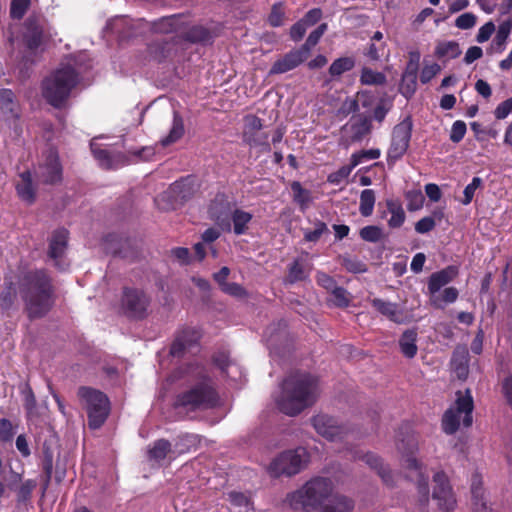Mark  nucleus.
Masks as SVG:
<instances>
[{
    "label": "nucleus",
    "mask_w": 512,
    "mask_h": 512,
    "mask_svg": "<svg viewBox=\"0 0 512 512\" xmlns=\"http://www.w3.org/2000/svg\"><path fill=\"white\" fill-rule=\"evenodd\" d=\"M17 285L30 317H40L50 309L53 290L50 278L43 270L6 275L0 294L2 309L8 310L12 307L17 295Z\"/></svg>",
    "instance_id": "1"
},
{
    "label": "nucleus",
    "mask_w": 512,
    "mask_h": 512,
    "mask_svg": "<svg viewBox=\"0 0 512 512\" xmlns=\"http://www.w3.org/2000/svg\"><path fill=\"white\" fill-rule=\"evenodd\" d=\"M318 380L306 373L288 376L274 396L277 408L288 416H295L313 405L319 396Z\"/></svg>",
    "instance_id": "2"
},
{
    "label": "nucleus",
    "mask_w": 512,
    "mask_h": 512,
    "mask_svg": "<svg viewBox=\"0 0 512 512\" xmlns=\"http://www.w3.org/2000/svg\"><path fill=\"white\" fill-rule=\"evenodd\" d=\"M81 65L74 58L62 62L42 83L44 98L54 107H61L78 85Z\"/></svg>",
    "instance_id": "3"
},
{
    "label": "nucleus",
    "mask_w": 512,
    "mask_h": 512,
    "mask_svg": "<svg viewBox=\"0 0 512 512\" xmlns=\"http://www.w3.org/2000/svg\"><path fill=\"white\" fill-rule=\"evenodd\" d=\"M332 482L327 478L316 477L306 482L300 489L289 493L286 503L294 510L322 512L332 495Z\"/></svg>",
    "instance_id": "4"
},
{
    "label": "nucleus",
    "mask_w": 512,
    "mask_h": 512,
    "mask_svg": "<svg viewBox=\"0 0 512 512\" xmlns=\"http://www.w3.org/2000/svg\"><path fill=\"white\" fill-rule=\"evenodd\" d=\"M190 369L192 374L201 376V380L188 391L178 396L175 404L176 408L195 411L215 407L219 402V397L211 381L202 376V369L199 367H191Z\"/></svg>",
    "instance_id": "5"
},
{
    "label": "nucleus",
    "mask_w": 512,
    "mask_h": 512,
    "mask_svg": "<svg viewBox=\"0 0 512 512\" xmlns=\"http://www.w3.org/2000/svg\"><path fill=\"white\" fill-rule=\"evenodd\" d=\"M78 396L87 411L89 427L97 429L102 426L110 411V402L107 396L101 391L89 387L79 388Z\"/></svg>",
    "instance_id": "6"
},
{
    "label": "nucleus",
    "mask_w": 512,
    "mask_h": 512,
    "mask_svg": "<svg viewBox=\"0 0 512 512\" xmlns=\"http://www.w3.org/2000/svg\"><path fill=\"white\" fill-rule=\"evenodd\" d=\"M473 399L469 391L463 395L457 393L455 404L443 415L442 427L445 433L453 434L462 423L465 427L472 424Z\"/></svg>",
    "instance_id": "7"
},
{
    "label": "nucleus",
    "mask_w": 512,
    "mask_h": 512,
    "mask_svg": "<svg viewBox=\"0 0 512 512\" xmlns=\"http://www.w3.org/2000/svg\"><path fill=\"white\" fill-rule=\"evenodd\" d=\"M398 450L402 453L405 466L417 473L418 492L421 495V502L426 504L429 499L428 476L422 472V464L414 457L418 452V443L414 437H408L398 444Z\"/></svg>",
    "instance_id": "8"
},
{
    "label": "nucleus",
    "mask_w": 512,
    "mask_h": 512,
    "mask_svg": "<svg viewBox=\"0 0 512 512\" xmlns=\"http://www.w3.org/2000/svg\"><path fill=\"white\" fill-rule=\"evenodd\" d=\"M309 455L305 448L298 447L281 453L270 464L269 470L274 476L295 475L308 463Z\"/></svg>",
    "instance_id": "9"
},
{
    "label": "nucleus",
    "mask_w": 512,
    "mask_h": 512,
    "mask_svg": "<svg viewBox=\"0 0 512 512\" xmlns=\"http://www.w3.org/2000/svg\"><path fill=\"white\" fill-rule=\"evenodd\" d=\"M412 121L405 118L393 129L391 145L388 149V161H397L407 151L411 139Z\"/></svg>",
    "instance_id": "10"
},
{
    "label": "nucleus",
    "mask_w": 512,
    "mask_h": 512,
    "mask_svg": "<svg viewBox=\"0 0 512 512\" xmlns=\"http://www.w3.org/2000/svg\"><path fill=\"white\" fill-rule=\"evenodd\" d=\"M433 480L435 483L433 499L437 502L438 508L443 512L453 511L457 505V501L447 476L443 472H437Z\"/></svg>",
    "instance_id": "11"
},
{
    "label": "nucleus",
    "mask_w": 512,
    "mask_h": 512,
    "mask_svg": "<svg viewBox=\"0 0 512 512\" xmlns=\"http://www.w3.org/2000/svg\"><path fill=\"white\" fill-rule=\"evenodd\" d=\"M312 425L319 435L331 442L341 441L347 434V429L338 421L326 414H318L313 417Z\"/></svg>",
    "instance_id": "12"
},
{
    "label": "nucleus",
    "mask_w": 512,
    "mask_h": 512,
    "mask_svg": "<svg viewBox=\"0 0 512 512\" xmlns=\"http://www.w3.org/2000/svg\"><path fill=\"white\" fill-rule=\"evenodd\" d=\"M90 147L95 159L103 168L116 169L128 163V159L125 155L120 152H115L109 148L102 147L96 139L91 142Z\"/></svg>",
    "instance_id": "13"
},
{
    "label": "nucleus",
    "mask_w": 512,
    "mask_h": 512,
    "mask_svg": "<svg viewBox=\"0 0 512 512\" xmlns=\"http://www.w3.org/2000/svg\"><path fill=\"white\" fill-rule=\"evenodd\" d=\"M230 203L225 195L218 194L212 200L209 205L208 213L212 220L216 222V224L226 232L231 231V225L229 220L230 212Z\"/></svg>",
    "instance_id": "14"
},
{
    "label": "nucleus",
    "mask_w": 512,
    "mask_h": 512,
    "mask_svg": "<svg viewBox=\"0 0 512 512\" xmlns=\"http://www.w3.org/2000/svg\"><path fill=\"white\" fill-rule=\"evenodd\" d=\"M148 305L145 294L136 289H125L122 297V307L130 317L144 316Z\"/></svg>",
    "instance_id": "15"
},
{
    "label": "nucleus",
    "mask_w": 512,
    "mask_h": 512,
    "mask_svg": "<svg viewBox=\"0 0 512 512\" xmlns=\"http://www.w3.org/2000/svg\"><path fill=\"white\" fill-rule=\"evenodd\" d=\"M67 239L68 232L65 229H60L54 232L49 244V256L60 270H65L68 267V262L64 259Z\"/></svg>",
    "instance_id": "16"
},
{
    "label": "nucleus",
    "mask_w": 512,
    "mask_h": 512,
    "mask_svg": "<svg viewBox=\"0 0 512 512\" xmlns=\"http://www.w3.org/2000/svg\"><path fill=\"white\" fill-rule=\"evenodd\" d=\"M38 175L45 183H55L61 179L62 168L56 151L50 149L47 152L44 162L39 165Z\"/></svg>",
    "instance_id": "17"
},
{
    "label": "nucleus",
    "mask_w": 512,
    "mask_h": 512,
    "mask_svg": "<svg viewBox=\"0 0 512 512\" xmlns=\"http://www.w3.org/2000/svg\"><path fill=\"white\" fill-rule=\"evenodd\" d=\"M200 339V333L194 328L184 329L174 340L170 353L174 357L182 356L186 351H190Z\"/></svg>",
    "instance_id": "18"
},
{
    "label": "nucleus",
    "mask_w": 512,
    "mask_h": 512,
    "mask_svg": "<svg viewBox=\"0 0 512 512\" xmlns=\"http://www.w3.org/2000/svg\"><path fill=\"white\" fill-rule=\"evenodd\" d=\"M482 478L475 474L471 479L472 505L474 512H498L486 498Z\"/></svg>",
    "instance_id": "19"
},
{
    "label": "nucleus",
    "mask_w": 512,
    "mask_h": 512,
    "mask_svg": "<svg viewBox=\"0 0 512 512\" xmlns=\"http://www.w3.org/2000/svg\"><path fill=\"white\" fill-rule=\"evenodd\" d=\"M0 111L4 114L6 120L16 121L20 118V104L11 89H0Z\"/></svg>",
    "instance_id": "20"
},
{
    "label": "nucleus",
    "mask_w": 512,
    "mask_h": 512,
    "mask_svg": "<svg viewBox=\"0 0 512 512\" xmlns=\"http://www.w3.org/2000/svg\"><path fill=\"white\" fill-rule=\"evenodd\" d=\"M307 55L301 50H293L287 53L283 58L277 60L271 67L270 74H282L296 68L301 64Z\"/></svg>",
    "instance_id": "21"
},
{
    "label": "nucleus",
    "mask_w": 512,
    "mask_h": 512,
    "mask_svg": "<svg viewBox=\"0 0 512 512\" xmlns=\"http://www.w3.org/2000/svg\"><path fill=\"white\" fill-rule=\"evenodd\" d=\"M457 274L458 268L453 265L431 274L427 287L429 295L439 292L444 286L449 284Z\"/></svg>",
    "instance_id": "22"
},
{
    "label": "nucleus",
    "mask_w": 512,
    "mask_h": 512,
    "mask_svg": "<svg viewBox=\"0 0 512 512\" xmlns=\"http://www.w3.org/2000/svg\"><path fill=\"white\" fill-rule=\"evenodd\" d=\"M372 305L379 313L395 323L401 324L407 321V315L396 303L375 298L372 300Z\"/></svg>",
    "instance_id": "23"
},
{
    "label": "nucleus",
    "mask_w": 512,
    "mask_h": 512,
    "mask_svg": "<svg viewBox=\"0 0 512 512\" xmlns=\"http://www.w3.org/2000/svg\"><path fill=\"white\" fill-rule=\"evenodd\" d=\"M229 220L231 225L230 232H233L237 236L245 235L248 233L253 215L241 208H235L230 212Z\"/></svg>",
    "instance_id": "24"
},
{
    "label": "nucleus",
    "mask_w": 512,
    "mask_h": 512,
    "mask_svg": "<svg viewBox=\"0 0 512 512\" xmlns=\"http://www.w3.org/2000/svg\"><path fill=\"white\" fill-rule=\"evenodd\" d=\"M43 27L38 19H28L23 34L24 42L30 51L38 49L42 44Z\"/></svg>",
    "instance_id": "25"
},
{
    "label": "nucleus",
    "mask_w": 512,
    "mask_h": 512,
    "mask_svg": "<svg viewBox=\"0 0 512 512\" xmlns=\"http://www.w3.org/2000/svg\"><path fill=\"white\" fill-rule=\"evenodd\" d=\"M262 120L254 115H248L245 117V129L244 139L250 145H267V136L264 135L261 138L256 137V132L262 129Z\"/></svg>",
    "instance_id": "26"
},
{
    "label": "nucleus",
    "mask_w": 512,
    "mask_h": 512,
    "mask_svg": "<svg viewBox=\"0 0 512 512\" xmlns=\"http://www.w3.org/2000/svg\"><path fill=\"white\" fill-rule=\"evenodd\" d=\"M152 30L156 33H184V22L183 17L181 15H173L169 17H164L154 22L152 25Z\"/></svg>",
    "instance_id": "27"
},
{
    "label": "nucleus",
    "mask_w": 512,
    "mask_h": 512,
    "mask_svg": "<svg viewBox=\"0 0 512 512\" xmlns=\"http://www.w3.org/2000/svg\"><path fill=\"white\" fill-rule=\"evenodd\" d=\"M512 31V21L507 20L502 22L496 32V35L491 43V50L495 53H502L506 48V43Z\"/></svg>",
    "instance_id": "28"
},
{
    "label": "nucleus",
    "mask_w": 512,
    "mask_h": 512,
    "mask_svg": "<svg viewBox=\"0 0 512 512\" xmlns=\"http://www.w3.org/2000/svg\"><path fill=\"white\" fill-rule=\"evenodd\" d=\"M459 292L455 287H447L443 291L431 294L430 303L435 308L443 309L445 305L454 303L458 298Z\"/></svg>",
    "instance_id": "29"
},
{
    "label": "nucleus",
    "mask_w": 512,
    "mask_h": 512,
    "mask_svg": "<svg viewBox=\"0 0 512 512\" xmlns=\"http://www.w3.org/2000/svg\"><path fill=\"white\" fill-rule=\"evenodd\" d=\"M461 48L456 41H439L434 54L439 59H455L461 54Z\"/></svg>",
    "instance_id": "30"
},
{
    "label": "nucleus",
    "mask_w": 512,
    "mask_h": 512,
    "mask_svg": "<svg viewBox=\"0 0 512 512\" xmlns=\"http://www.w3.org/2000/svg\"><path fill=\"white\" fill-rule=\"evenodd\" d=\"M417 332L414 329L406 330L399 339V346L403 355L413 358L417 353Z\"/></svg>",
    "instance_id": "31"
},
{
    "label": "nucleus",
    "mask_w": 512,
    "mask_h": 512,
    "mask_svg": "<svg viewBox=\"0 0 512 512\" xmlns=\"http://www.w3.org/2000/svg\"><path fill=\"white\" fill-rule=\"evenodd\" d=\"M19 197L28 203L34 201L35 193L32 186L31 173L25 171L20 174V181L16 185Z\"/></svg>",
    "instance_id": "32"
},
{
    "label": "nucleus",
    "mask_w": 512,
    "mask_h": 512,
    "mask_svg": "<svg viewBox=\"0 0 512 512\" xmlns=\"http://www.w3.org/2000/svg\"><path fill=\"white\" fill-rule=\"evenodd\" d=\"M184 134V123L182 117L174 112L172 127L167 136L163 137L160 141L163 147L169 146L177 142Z\"/></svg>",
    "instance_id": "33"
},
{
    "label": "nucleus",
    "mask_w": 512,
    "mask_h": 512,
    "mask_svg": "<svg viewBox=\"0 0 512 512\" xmlns=\"http://www.w3.org/2000/svg\"><path fill=\"white\" fill-rule=\"evenodd\" d=\"M171 452V444L167 440L160 439L148 449V457L149 460L160 463Z\"/></svg>",
    "instance_id": "34"
},
{
    "label": "nucleus",
    "mask_w": 512,
    "mask_h": 512,
    "mask_svg": "<svg viewBox=\"0 0 512 512\" xmlns=\"http://www.w3.org/2000/svg\"><path fill=\"white\" fill-rule=\"evenodd\" d=\"M291 190L293 192V200L297 203L302 211H305L312 202L311 192L304 189L302 185L294 181L291 184Z\"/></svg>",
    "instance_id": "35"
},
{
    "label": "nucleus",
    "mask_w": 512,
    "mask_h": 512,
    "mask_svg": "<svg viewBox=\"0 0 512 512\" xmlns=\"http://www.w3.org/2000/svg\"><path fill=\"white\" fill-rule=\"evenodd\" d=\"M352 508L353 504L348 498L332 494L322 512H351Z\"/></svg>",
    "instance_id": "36"
},
{
    "label": "nucleus",
    "mask_w": 512,
    "mask_h": 512,
    "mask_svg": "<svg viewBox=\"0 0 512 512\" xmlns=\"http://www.w3.org/2000/svg\"><path fill=\"white\" fill-rule=\"evenodd\" d=\"M376 196L372 189H365L360 194L359 212L362 216L368 217L373 213Z\"/></svg>",
    "instance_id": "37"
},
{
    "label": "nucleus",
    "mask_w": 512,
    "mask_h": 512,
    "mask_svg": "<svg viewBox=\"0 0 512 512\" xmlns=\"http://www.w3.org/2000/svg\"><path fill=\"white\" fill-rule=\"evenodd\" d=\"M286 325L282 322L269 326L265 333L264 338L269 349H271L276 342L285 337Z\"/></svg>",
    "instance_id": "38"
},
{
    "label": "nucleus",
    "mask_w": 512,
    "mask_h": 512,
    "mask_svg": "<svg viewBox=\"0 0 512 512\" xmlns=\"http://www.w3.org/2000/svg\"><path fill=\"white\" fill-rule=\"evenodd\" d=\"M387 208L389 213L391 214L390 219L388 220V225L390 228H399L405 221V212L401 205L389 201L387 202Z\"/></svg>",
    "instance_id": "39"
},
{
    "label": "nucleus",
    "mask_w": 512,
    "mask_h": 512,
    "mask_svg": "<svg viewBox=\"0 0 512 512\" xmlns=\"http://www.w3.org/2000/svg\"><path fill=\"white\" fill-rule=\"evenodd\" d=\"M169 194L175 201L186 200L191 194V187L188 180L175 182L169 188Z\"/></svg>",
    "instance_id": "40"
},
{
    "label": "nucleus",
    "mask_w": 512,
    "mask_h": 512,
    "mask_svg": "<svg viewBox=\"0 0 512 512\" xmlns=\"http://www.w3.org/2000/svg\"><path fill=\"white\" fill-rule=\"evenodd\" d=\"M128 26H132L131 20L125 16H117L107 22L105 29L122 36H128L129 34L125 30Z\"/></svg>",
    "instance_id": "41"
},
{
    "label": "nucleus",
    "mask_w": 512,
    "mask_h": 512,
    "mask_svg": "<svg viewBox=\"0 0 512 512\" xmlns=\"http://www.w3.org/2000/svg\"><path fill=\"white\" fill-rule=\"evenodd\" d=\"M355 457L361 459L363 462H365L372 469L377 470L378 474L384 480H386V472H385V470L383 468L382 460L377 455H375L373 453H370V452L360 455L358 452H356Z\"/></svg>",
    "instance_id": "42"
},
{
    "label": "nucleus",
    "mask_w": 512,
    "mask_h": 512,
    "mask_svg": "<svg viewBox=\"0 0 512 512\" xmlns=\"http://www.w3.org/2000/svg\"><path fill=\"white\" fill-rule=\"evenodd\" d=\"M326 30L327 24H320L315 30H313L309 34L308 38L306 39V42L300 49L308 56L310 50L319 42L320 38L323 36Z\"/></svg>",
    "instance_id": "43"
},
{
    "label": "nucleus",
    "mask_w": 512,
    "mask_h": 512,
    "mask_svg": "<svg viewBox=\"0 0 512 512\" xmlns=\"http://www.w3.org/2000/svg\"><path fill=\"white\" fill-rule=\"evenodd\" d=\"M360 81L365 85H381L386 81L383 73L374 71L370 68H363Z\"/></svg>",
    "instance_id": "44"
},
{
    "label": "nucleus",
    "mask_w": 512,
    "mask_h": 512,
    "mask_svg": "<svg viewBox=\"0 0 512 512\" xmlns=\"http://www.w3.org/2000/svg\"><path fill=\"white\" fill-rule=\"evenodd\" d=\"M354 64V60L350 57L338 58L331 64L329 73L331 76H340L344 72L351 70Z\"/></svg>",
    "instance_id": "45"
},
{
    "label": "nucleus",
    "mask_w": 512,
    "mask_h": 512,
    "mask_svg": "<svg viewBox=\"0 0 512 512\" xmlns=\"http://www.w3.org/2000/svg\"><path fill=\"white\" fill-rule=\"evenodd\" d=\"M228 500L233 507L240 508V512H247L250 508V499L242 492L232 491L228 493Z\"/></svg>",
    "instance_id": "46"
},
{
    "label": "nucleus",
    "mask_w": 512,
    "mask_h": 512,
    "mask_svg": "<svg viewBox=\"0 0 512 512\" xmlns=\"http://www.w3.org/2000/svg\"><path fill=\"white\" fill-rule=\"evenodd\" d=\"M381 155L379 149L362 150L351 155L350 161L353 162V166H358L366 160L378 159Z\"/></svg>",
    "instance_id": "47"
},
{
    "label": "nucleus",
    "mask_w": 512,
    "mask_h": 512,
    "mask_svg": "<svg viewBox=\"0 0 512 512\" xmlns=\"http://www.w3.org/2000/svg\"><path fill=\"white\" fill-rule=\"evenodd\" d=\"M215 363L230 378L236 379V376L233 373L234 370L238 371L241 374L239 367L235 363H232L225 354L217 356L215 358Z\"/></svg>",
    "instance_id": "48"
},
{
    "label": "nucleus",
    "mask_w": 512,
    "mask_h": 512,
    "mask_svg": "<svg viewBox=\"0 0 512 512\" xmlns=\"http://www.w3.org/2000/svg\"><path fill=\"white\" fill-rule=\"evenodd\" d=\"M330 301L338 307H347L350 303L349 293L342 287L336 286L331 292Z\"/></svg>",
    "instance_id": "49"
},
{
    "label": "nucleus",
    "mask_w": 512,
    "mask_h": 512,
    "mask_svg": "<svg viewBox=\"0 0 512 512\" xmlns=\"http://www.w3.org/2000/svg\"><path fill=\"white\" fill-rule=\"evenodd\" d=\"M441 71V67L439 64L432 62L424 64L421 72H420V81L423 84L430 82L439 72Z\"/></svg>",
    "instance_id": "50"
},
{
    "label": "nucleus",
    "mask_w": 512,
    "mask_h": 512,
    "mask_svg": "<svg viewBox=\"0 0 512 512\" xmlns=\"http://www.w3.org/2000/svg\"><path fill=\"white\" fill-rule=\"evenodd\" d=\"M382 230L378 226H365L360 230V237L367 241L375 243L381 239Z\"/></svg>",
    "instance_id": "51"
},
{
    "label": "nucleus",
    "mask_w": 512,
    "mask_h": 512,
    "mask_svg": "<svg viewBox=\"0 0 512 512\" xmlns=\"http://www.w3.org/2000/svg\"><path fill=\"white\" fill-rule=\"evenodd\" d=\"M481 184L482 179L479 177H474L472 181L465 187L463 191L464 198L461 201L463 205H468L472 201L476 190L481 186Z\"/></svg>",
    "instance_id": "52"
},
{
    "label": "nucleus",
    "mask_w": 512,
    "mask_h": 512,
    "mask_svg": "<svg viewBox=\"0 0 512 512\" xmlns=\"http://www.w3.org/2000/svg\"><path fill=\"white\" fill-rule=\"evenodd\" d=\"M355 168L353 162L350 165L341 167L338 171L331 173L328 176V181L332 184H340L343 180L349 177L352 170Z\"/></svg>",
    "instance_id": "53"
},
{
    "label": "nucleus",
    "mask_w": 512,
    "mask_h": 512,
    "mask_svg": "<svg viewBox=\"0 0 512 512\" xmlns=\"http://www.w3.org/2000/svg\"><path fill=\"white\" fill-rule=\"evenodd\" d=\"M305 278H306V272L304 270L303 265L298 260L294 261L291 264V266L289 268V272H288L289 282L293 283V282L303 280Z\"/></svg>",
    "instance_id": "54"
},
{
    "label": "nucleus",
    "mask_w": 512,
    "mask_h": 512,
    "mask_svg": "<svg viewBox=\"0 0 512 512\" xmlns=\"http://www.w3.org/2000/svg\"><path fill=\"white\" fill-rule=\"evenodd\" d=\"M476 24V16L473 13L466 12L458 16L455 20V26L462 30L474 27Z\"/></svg>",
    "instance_id": "55"
},
{
    "label": "nucleus",
    "mask_w": 512,
    "mask_h": 512,
    "mask_svg": "<svg viewBox=\"0 0 512 512\" xmlns=\"http://www.w3.org/2000/svg\"><path fill=\"white\" fill-rule=\"evenodd\" d=\"M30 3L31 0H12L10 11L11 16L16 19L22 18Z\"/></svg>",
    "instance_id": "56"
},
{
    "label": "nucleus",
    "mask_w": 512,
    "mask_h": 512,
    "mask_svg": "<svg viewBox=\"0 0 512 512\" xmlns=\"http://www.w3.org/2000/svg\"><path fill=\"white\" fill-rule=\"evenodd\" d=\"M326 230V224L324 222L318 221L315 223V228L313 230H305L304 238L306 241L316 242Z\"/></svg>",
    "instance_id": "57"
},
{
    "label": "nucleus",
    "mask_w": 512,
    "mask_h": 512,
    "mask_svg": "<svg viewBox=\"0 0 512 512\" xmlns=\"http://www.w3.org/2000/svg\"><path fill=\"white\" fill-rule=\"evenodd\" d=\"M466 130L467 128L465 122L461 120L455 121L450 132L451 141L454 143L460 142L464 138Z\"/></svg>",
    "instance_id": "58"
},
{
    "label": "nucleus",
    "mask_w": 512,
    "mask_h": 512,
    "mask_svg": "<svg viewBox=\"0 0 512 512\" xmlns=\"http://www.w3.org/2000/svg\"><path fill=\"white\" fill-rule=\"evenodd\" d=\"M283 20H284V11L282 8V4L281 3L275 4L272 8L270 15H269L268 21H269L270 25H272L273 27H278L283 24Z\"/></svg>",
    "instance_id": "59"
},
{
    "label": "nucleus",
    "mask_w": 512,
    "mask_h": 512,
    "mask_svg": "<svg viewBox=\"0 0 512 512\" xmlns=\"http://www.w3.org/2000/svg\"><path fill=\"white\" fill-rule=\"evenodd\" d=\"M495 32V25L493 22L489 21L481 26L476 35V41L478 43H484L490 39L492 34Z\"/></svg>",
    "instance_id": "60"
},
{
    "label": "nucleus",
    "mask_w": 512,
    "mask_h": 512,
    "mask_svg": "<svg viewBox=\"0 0 512 512\" xmlns=\"http://www.w3.org/2000/svg\"><path fill=\"white\" fill-rule=\"evenodd\" d=\"M343 266L347 271L352 273H361L366 271L365 264L356 258H344Z\"/></svg>",
    "instance_id": "61"
},
{
    "label": "nucleus",
    "mask_w": 512,
    "mask_h": 512,
    "mask_svg": "<svg viewBox=\"0 0 512 512\" xmlns=\"http://www.w3.org/2000/svg\"><path fill=\"white\" fill-rule=\"evenodd\" d=\"M187 38L193 42H204L209 39V32L202 27H193L187 33Z\"/></svg>",
    "instance_id": "62"
},
{
    "label": "nucleus",
    "mask_w": 512,
    "mask_h": 512,
    "mask_svg": "<svg viewBox=\"0 0 512 512\" xmlns=\"http://www.w3.org/2000/svg\"><path fill=\"white\" fill-rule=\"evenodd\" d=\"M316 281L321 287L329 292H331L337 286L335 280L324 272L317 273Z\"/></svg>",
    "instance_id": "63"
},
{
    "label": "nucleus",
    "mask_w": 512,
    "mask_h": 512,
    "mask_svg": "<svg viewBox=\"0 0 512 512\" xmlns=\"http://www.w3.org/2000/svg\"><path fill=\"white\" fill-rule=\"evenodd\" d=\"M510 113H512V97L500 103L494 112L497 119H505Z\"/></svg>",
    "instance_id": "64"
}]
</instances>
